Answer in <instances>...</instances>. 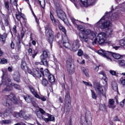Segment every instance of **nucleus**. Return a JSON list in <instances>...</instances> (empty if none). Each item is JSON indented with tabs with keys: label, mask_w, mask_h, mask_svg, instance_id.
Returning <instances> with one entry per match:
<instances>
[{
	"label": "nucleus",
	"mask_w": 125,
	"mask_h": 125,
	"mask_svg": "<svg viewBox=\"0 0 125 125\" xmlns=\"http://www.w3.org/2000/svg\"><path fill=\"white\" fill-rule=\"evenodd\" d=\"M6 102L3 103V105L6 107H8V108L4 112V117H5L10 116L13 112V110L11 109V103L12 102L14 104L18 103V100L14 94H10L9 95H7L6 96Z\"/></svg>",
	"instance_id": "nucleus-1"
},
{
	"label": "nucleus",
	"mask_w": 125,
	"mask_h": 125,
	"mask_svg": "<svg viewBox=\"0 0 125 125\" xmlns=\"http://www.w3.org/2000/svg\"><path fill=\"white\" fill-rule=\"evenodd\" d=\"M3 75L2 76V81L4 84L7 85V87L4 88L2 90V92H4V91H11L13 88L12 87L10 86L11 85V79L8 78L7 75L6 74V72L4 73V71H2Z\"/></svg>",
	"instance_id": "nucleus-2"
},
{
	"label": "nucleus",
	"mask_w": 125,
	"mask_h": 125,
	"mask_svg": "<svg viewBox=\"0 0 125 125\" xmlns=\"http://www.w3.org/2000/svg\"><path fill=\"white\" fill-rule=\"evenodd\" d=\"M110 15V14L108 13H105L104 17H103L101 19L96 23L97 27L98 28H101V29H106V28H109L110 27V24L111 22L110 21H104L105 17Z\"/></svg>",
	"instance_id": "nucleus-3"
},
{
	"label": "nucleus",
	"mask_w": 125,
	"mask_h": 125,
	"mask_svg": "<svg viewBox=\"0 0 125 125\" xmlns=\"http://www.w3.org/2000/svg\"><path fill=\"white\" fill-rule=\"evenodd\" d=\"M94 88L98 95L99 96H104L106 98V89L103 85L97 83L94 84Z\"/></svg>",
	"instance_id": "nucleus-4"
},
{
	"label": "nucleus",
	"mask_w": 125,
	"mask_h": 125,
	"mask_svg": "<svg viewBox=\"0 0 125 125\" xmlns=\"http://www.w3.org/2000/svg\"><path fill=\"white\" fill-rule=\"evenodd\" d=\"M66 67L68 73L70 75L75 73V65H74V60L73 59H69L66 61Z\"/></svg>",
	"instance_id": "nucleus-5"
},
{
	"label": "nucleus",
	"mask_w": 125,
	"mask_h": 125,
	"mask_svg": "<svg viewBox=\"0 0 125 125\" xmlns=\"http://www.w3.org/2000/svg\"><path fill=\"white\" fill-rule=\"evenodd\" d=\"M47 57H50V53L47 50L43 51L42 54L41 56V65L43 64L44 66H47Z\"/></svg>",
	"instance_id": "nucleus-6"
},
{
	"label": "nucleus",
	"mask_w": 125,
	"mask_h": 125,
	"mask_svg": "<svg viewBox=\"0 0 125 125\" xmlns=\"http://www.w3.org/2000/svg\"><path fill=\"white\" fill-rule=\"evenodd\" d=\"M64 112L66 113L70 112V105H71V101L70 98V93H66L65 97L64 100Z\"/></svg>",
	"instance_id": "nucleus-7"
},
{
	"label": "nucleus",
	"mask_w": 125,
	"mask_h": 125,
	"mask_svg": "<svg viewBox=\"0 0 125 125\" xmlns=\"http://www.w3.org/2000/svg\"><path fill=\"white\" fill-rule=\"evenodd\" d=\"M45 34L47 37H48V42L50 44L52 43V42H53V39L51 38L52 35H53V31H52V29L49 25H46L45 27Z\"/></svg>",
	"instance_id": "nucleus-8"
},
{
	"label": "nucleus",
	"mask_w": 125,
	"mask_h": 125,
	"mask_svg": "<svg viewBox=\"0 0 125 125\" xmlns=\"http://www.w3.org/2000/svg\"><path fill=\"white\" fill-rule=\"evenodd\" d=\"M91 122H92L91 113L90 111H87L85 113V121L81 122V125H91Z\"/></svg>",
	"instance_id": "nucleus-9"
},
{
	"label": "nucleus",
	"mask_w": 125,
	"mask_h": 125,
	"mask_svg": "<svg viewBox=\"0 0 125 125\" xmlns=\"http://www.w3.org/2000/svg\"><path fill=\"white\" fill-rule=\"evenodd\" d=\"M97 39L98 40V42L100 44H102L105 42L106 39H107V35L105 33L102 32L98 34Z\"/></svg>",
	"instance_id": "nucleus-10"
},
{
	"label": "nucleus",
	"mask_w": 125,
	"mask_h": 125,
	"mask_svg": "<svg viewBox=\"0 0 125 125\" xmlns=\"http://www.w3.org/2000/svg\"><path fill=\"white\" fill-rule=\"evenodd\" d=\"M71 48L73 51H77L78 49L80 48V40H76L74 41H72Z\"/></svg>",
	"instance_id": "nucleus-11"
},
{
	"label": "nucleus",
	"mask_w": 125,
	"mask_h": 125,
	"mask_svg": "<svg viewBox=\"0 0 125 125\" xmlns=\"http://www.w3.org/2000/svg\"><path fill=\"white\" fill-rule=\"evenodd\" d=\"M97 53L100 55H102V56H103L105 58H107V59H108V60H109V61H112V59L110 58H109V55L111 54H109V51H106L103 50H99L97 52Z\"/></svg>",
	"instance_id": "nucleus-12"
},
{
	"label": "nucleus",
	"mask_w": 125,
	"mask_h": 125,
	"mask_svg": "<svg viewBox=\"0 0 125 125\" xmlns=\"http://www.w3.org/2000/svg\"><path fill=\"white\" fill-rule=\"evenodd\" d=\"M70 20H71V21L72 23H73L74 25L75 26V27H77L78 29L80 30L81 32H83L84 31V29L83 28V26L82 25L79 24V23H80V21H78L76 20L73 17H70Z\"/></svg>",
	"instance_id": "nucleus-13"
},
{
	"label": "nucleus",
	"mask_w": 125,
	"mask_h": 125,
	"mask_svg": "<svg viewBox=\"0 0 125 125\" xmlns=\"http://www.w3.org/2000/svg\"><path fill=\"white\" fill-rule=\"evenodd\" d=\"M83 32H84L87 37H89L90 40H93V39L95 38V34H94V32L90 29L84 30Z\"/></svg>",
	"instance_id": "nucleus-14"
},
{
	"label": "nucleus",
	"mask_w": 125,
	"mask_h": 125,
	"mask_svg": "<svg viewBox=\"0 0 125 125\" xmlns=\"http://www.w3.org/2000/svg\"><path fill=\"white\" fill-rule=\"evenodd\" d=\"M80 1L83 5L87 7L89 5H93L95 3L96 0H80Z\"/></svg>",
	"instance_id": "nucleus-15"
},
{
	"label": "nucleus",
	"mask_w": 125,
	"mask_h": 125,
	"mask_svg": "<svg viewBox=\"0 0 125 125\" xmlns=\"http://www.w3.org/2000/svg\"><path fill=\"white\" fill-rule=\"evenodd\" d=\"M62 44L65 48L67 49H71V48H72V45L70 43L68 42V37H67V36H64L62 38Z\"/></svg>",
	"instance_id": "nucleus-16"
},
{
	"label": "nucleus",
	"mask_w": 125,
	"mask_h": 125,
	"mask_svg": "<svg viewBox=\"0 0 125 125\" xmlns=\"http://www.w3.org/2000/svg\"><path fill=\"white\" fill-rule=\"evenodd\" d=\"M79 37L80 41H81L82 42H87L89 41V37L83 34V32H80L79 33Z\"/></svg>",
	"instance_id": "nucleus-17"
},
{
	"label": "nucleus",
	"mask_w": 125,
	"mask_h": 125,
	"mask_svg": "<svg viewBox=\"0 0 125 125\" xmlns=\"http://www.w3.org/2000/svg\"><path fill=\"white\" fill-rule=\"evenodd\" d=\"M57 14L59 18H60V19H61L62 20H63V19H65V18H66V14H65V13L62 10L57 11Z\"/></svg>",
	"instance_id": "nucleus-18"
},
{
	"label": "nucleus",
	"mask_w": 125,
	"mask_h": 125,
	"mask_svg": "<svg viewBox=\"0 0 125 125\" xmlns=\"http://www.w3.org/2000/svg\"><path fill=\"white\" fill-rule=\"evenodd\" d=\"M16 17L17 18V19L20 21V22H21V21H20V19H21V18H22V19H23V20H25L26 19V18H25V15H24V14L20 13V12L18 11L16 13Z\"/></svg>",
	"instance_id": "nucleus-19"
},
{
	"label": "nucleus",
	"mask_w": 125,
	"mask_h": 125,
	"mask_svg": "<svg viewBox=\"0 0 125 125\" xmlns=\"http://www.w3.org/2000/svg\"><path fill=\"white\" fill-rule=\"evenodd\" d=\"M13 79L15 82H16L18 83L20 82V74L19 72H17L13 75Z\"/></svg>",
	"instance_id": "nucleus-20"
},
{
	"label": "nucleus",
	"mask_w": 125,
	"mask_h": 125,
	"mask_svg": "<svg viewBox=\"0 0 125 125\" xmlns=\"http://www.w3.org/2000/svg\"><path fill=\"white\" fill-rule=\"evenodd\" d=\"M40 71L43 77H48L50 75V72H49L47 69L43 70V68H41Z\"/></svg>",
	"instance_id": "nucleus-21"
},
{
	"label": "nucleus",
	"mask_w": 125,
	"mask_h": 125,
	"mask_svg": "<svg viewBox=\"0 0 125 125\" xmlns=\"http://www.w3.org/2000/svg\"><path fill=\"white\" fill-rule=\"evenodd\" d=\"M109 55H108L109 58H111V56H113V58L114 59H120L121 58V55L117 53H112L111 52H109Z\"/></svg>",
	"instance_id": "nucleus-22"
},
{
	"label": "nucleus",
	"mask_w": 125,
	"mask_h": 125,
	"mask_svg": "<svg viewBox=\"0 0 125 125\" xmlns=\"http://www.w3.org/2000/svg\"><path fill=\"white\" fill-rule=\"evenodd\" d=\"M32 76L34 77V78H41L42 77V74L40 73L39 71L34 69L33 70V74H32Z\"/></svg>",
	"instance_id": "nucleus-23"
},
{
	"label": "nucleus",
	"mask_w": 125,
	"mask_h": 125,
	"mask_svg": "<svg viewBox=\"0 0 125 125\" xmlns=\"http://www.w3.org/2000/svg\"><path fill=\"white\" fill-rule=\"evenodd\" d=\"M109 104L108 105L109 108H111L112 109H115L116 108V105H114L115 104V101L113 99H109Z\"/></svg>",
	"instance_id": "nucleus-24"
},
{
	"label": "nucleus",
	"mask_w": 125,
	"mask_h": 125,
	"mask_svg": "<svg viewBox=\"0 0 125 125\" xmlns=\"http://www.w3.org/2000/svg\"><path fill=\"white\" fill-rule=\"evenodd\" d=\"M50 16L51 20H52V22L53 23L54 25H55V26H57V25H59V21L55 20V19H54L53 15L51 14V13H50Z\"/></svg>",
	"instance_id": "nucleus-25"
},
{
	"label": "nucleus",
	"mask_w": 125,
	"mask_h": 125,
	"mask_svg": "<svg viewBox=\"0 0 125 125\" xmlns=\"http://www.w3.org/2000/svg\"><path fill=\"white\" fill-rule=\"evenodd\" d=\"M8 35V33H6V32L3 33L2 35H0V38L1 40H2V42H5L6 38H7Z\"/></svg>",
	"instance_id": "nucleus-26"
},
{
	"label": "nucleus",
	"mask_w": 125,
	"mask_h": 125,
	"mask_svg": "<svg viewBox=\"0 0 125 125\" xmlns=\"http://www.w3.org/2000/svg\"><path fill=\"white\" fill-rule=\"evenodd\" d=\"M28 87L29 89L30 90V91H31V92H32L33 94L35 97H39V94H38V93H37V92H36V91H35V89H34V88H33V87H31V86H29Z\"/></svg>",
	"instance_id": "nucleus-27"
},
{
	"label": "nucleus",
	"mask_w": 125,
	"mask_h": 125,
	"mask_svg": "<svg viewBox=\"0 0 125 125\" xmlns=\"http://www.w3.org/2000/svg\"><path fill=\"white\" fill-rule=\"evenodd\" d=\"M23 98L27 103H31L33 101V98L30 96H24Z\"/></svg>",
	"instance_id": "nucleus-28"
},
{
	"label": "nucleus",
	"mask_w": 125,
	"mask_h": 125,
	"mask_svg": "<svg viewBox=\"0 0 125 125\" xmlns=\"http://www.w3.org/2000/svg\"><path fill=\"white\" fill-rule=\"evenodd\" d=\"M21 68L24 71H26V69H28V67L27 66V63H26V62L22 61L21 62Z\"/></svg>",
	"instance_id": "nucleus-29"
},
{
	"label": "nucleus",
	"mask_w": 125,
	"mask_h": 125,
	"mask_svg": "<svg viewBox=\"0 0 125 125\" xmlns=\"http://www.w3.org/2000/svg\"><path fill=\"white\" fill-rule=\"evenodd\" d=\"M112 89L114 91L118 92L119 89L118 88V84L116 82H113L112 84Z\"/></svg>",
	"instance_id": "nucleus-30"
},
{
	"label": "nucleus",
	"mask_w": 125,
	"mask_h": 125,
	"mask_svg": "<svg viewBox=\"0 0 125 125\" xmlns=\"http://www.w3.org/2000/svg\"><path fill=\"white\" fill-rule=\"evenodd\" d=\"M36 115L38 118H39V119H40L42 121H43V120H44V118H46V116H44V115H42V114L41 113V112L38 111H37Z\"/></svg>",
	"instance_id": "nucleus-31"
},
{
	"label": "nucleus",
	"mask_w": 125,
	"mask_h": 125,
	"mask_svg": "<svg viewBox=\"0 0 125 125\" xmlns=\"http://www.w3.org/2000/svg\"><path fill=\"white\" fill-rule=\"evenodd\" d=\"M48 78L49 80V82L51 83H53L54 82H55V78H54V76L50 74L48 76Z\"/></svg>",
	"instance_id": "nucleus-32"
},
{
	"label": "nucleus",
	"mask_w": 125,
	"mask_h": 125,
	"mask_svg": "<svg viewBox=\"0 0 125 125\" xmlns=\"http://www.w3.org/2000/svg\"><path fill=\"white\" fill-rule=\"evenodd\" d=\"M42 83L44 86H47L48 85V81L45 78H43L42 80Z\"/></svg>",
	"instance_id": "nucleus-33"
},
{
	"label": "nucleus",
	"mask_w": 125,
	"mask_h": 125,
	"mask_svg": "<svg viewBox=\"0 0 125 125\" xmlns=\"http://www.w3.org/2000/svg\"><path fill=\"white\" fill-rule=\"evenodd\" d=\"M117 63L119 64L120 67H123L124 66H125V60H120L118 61Z\"/></svg>",
	"instance_id": "nucleus-34"
},
{
	"label": "nucleus",
	"mask_w": 125,
	"mask_h": 125,
	"mask_svg": "<svg viewBox=\"0 0 125 125\" xmlns=\"http://www.w3.org/2000/svg\"><path fill=\"white\" fill-rule=\"evenodd\" d=\"M38 112H39V113H41V114H42L44 117H46V116L48 115V113H46V112H45V111H44V110H43V109H42V108H39V111Z\"/></svg>",
	"instance_id": "nucleus-35"
},
{
	"label": "nucleus",
	"mask_w": 125,
	"mask_h": 125,
	"mask_svg": "<svg viewBox=\"0 0 125 125\" xmlns=\"http://www.w3.org/2000/svg\"><path fill=\"white\" fill-rule=\"evenodd\" d=\"M82 70L86 77H89V75L88 74V70L87 69H86L84 67H82Z\"/></svg>",
	"instance_id": "nucleus-36"
},
{
	"label": "nucleus",
	"mask_w": 125,
	"mask_h": 125,
	"mask_svg": "<svg viewBox=\"0 0 125 125\" xmlns=\"http://www.w3.org/2000/svg\"><path fill=\"white\" fill-rule=\"evenodd\" d=\"M46 117L49 118V120L50 122H53V121H54V120H55V118L54 117V116L51 115L49 114H48V115H46Z\"/></svg>",
	"instance_id": "nucleus-37"
},
{
	"label": "nucleus",
	"mask_w": 125,
	"mask_h": 125,
	"mask_svg": "<svg viewBox=\"0 0 125 125\" xmlns=\"http://www.w3.org/2000/svg\"><path fill=\"white\" fill-rule=\"evenodd\" d=\"M11 85H12V86H14L16 89H18V90H20L21 89L20 85L17 84H15L14 83H11Z\"/></svg>",
	"instance_id": "nucleus-38"
},
{
	"label": "nucleus",
	"mask_w": 125,
	"mask_h": 125,
	"mask_svg": "<svg viewBox=\"0 0 125 125\" xmlns=\"http://www.w3.org/2000/svg\"><path fill=\"white\" fill-rule=\"evenodd\" d=\"M112 32H113V30L112 29H108L106 31V35H107L108 37H111V36H112V35H113V34L112 33Z\"/></svg>",
	"instance_id": "nucleus-39"
},
{
	"label": "nucleus",
	"mask_w": 125,
	"mask_h": 125,
	"mask_svg": "<svg viewBox=\"0 0 125 125\" xmlns=\"http://www.w3.org/2000/svg\"><path fill=\"white\" fill-rule=\"evenodd\" d=\"M91 92L92 98H93V99H96L97 97V95H96V93H95V92H94V91L92 90H91Z\"/></svg>",
	"instance_id": "nucleus-40"
},
{
	"label": "nucleus",
	"mask_w": 125,
	"mask_h": 125,
	"mask_svg": "<svg viewBox=\"0 0 125 125\" xmlns=\"http://www.w3.org/2000/svg\"><path fill=\"white\" fill-rule=\"evenodd\" d=\"M106 105L105 104H100V110L101 111H104L106 110Z\"/></svg>",
	"instance_id": "nucleus-41"
},
{
	"label": "nucleus",
	"mask_w": 125,
	"mask_h": 125,
	"mask_svg": "<svg viewBox=\"0 0 125 125\" xmlns=\"http://www.w3.org/2000/svg\"><path fill=\"white\" fill-rule=\"evenodd\" d=\"M10 3L17 7V0H10Z\"/></svg>",
	"instance_id": "nucleus-42"
},
{
	"label": "nucleus",
	"mask_w": 125,
	"mask_h": 125,
	"mask_svg": "<svg viewBox=\"0 0 125 125\" xmlns=\"http://www.w3.org/2000/svg\"><path fill=\"white\" fill-rule=\"evenodd\" d=\"M36 98H38V99H41V100H42V101H46V98L43 96H42L41 97L40 96V95H39V97H36Z\"/></svg>",
	"instance_id": "nucleus-43"
},
{
	"label": "nucleus",
	"mask_w": 125,
	"mask_h": 125,
	"mask_svg": "<svg viewBox=\"0 0 125 125\" xmlns=\"http://www.w3.org/2000/svg\"><path fill=\"white\" fill-rule=\"evenodd\" d=\"M27 113L26 112H25V111L23 110H21L20 112V114L21 115V117H22V118L24 117V116H25L26 115V114Z\"/></svg>",
	"instance_id": "nucleus-44"
},
{
	"label": "nucleus",
	"mask_w": 125,
	"mask_h": 125,
	"mask_svg": "<svg viewBox=\"0 0 125 125\" xmlns=\"http://www.w3.org/2000/svg\"><path fill=\"white\" fill-rule=\"evenodd\" d=\"M31 117H32L31 114H28L27 113H26L25 116H24L23 117V119H25V120H28L31 118Z\"/></svg>",
	"instance_id": "nucleus-45"
},
{
	"label": "nucleus",
	"mask_w": 125,
	"mask_h": 125,
	"mask_svg": "<svg viewBox=\"0 0 125 125\" xmlns=\"http://www.w3.org/2000/svg\"><path fill=\"white\" fill-rule=\"evenodd\" d=\"M3 123L4 125H8L9 124H11V120H3Z\"/></svg>",
	"instance_id": "nucleus-46"
},
{
	"label": "nucleus",
	"mask_w": 125,
	"mask_h": 125,
	"mask_svg": "<svg viewBox=\"0 0 125 125\" xmlns=\"http://www.w3.org/2000/svg\"><path fill=\"white\" fill-rule=\"evenodd\" d=\"M5 63H7V60L5 59H2L0 60V64H5Z\"/></svg>",
	"instance_id": "nucleus-47"
},
{
	"label": "nucleus",
	"mask_w": 125,
	"mask_h": 125,
	"mask_svg": "<svg viewBox=\"0 0 125 125\" xmlns=\"http://www.w3.org/2000/svg\"><path fill=\"white\" fill-rule=\"evenodd\" d=\"M9 2L8 1L5 2V7L8 10H9Z\"/></svg>",
	"instance_id": "nucleus-48"
},
{
	"label": "nucleus",
	"mask_w": 125,
	"mask_h": 125,
	"mask_svg": "<svg viewBox=\"0 0 125 125\" xmlns=\"http://www.w3.org/2000/svg\"><path fill=\"white\" fill-rule=\"evenodd\" d=\"M120 45H121L122 46H125V41L123 40H120Z\"/></svg>",
	"instance_id": "nucleus-49"
},
{
	"label": "nucleus",
	"mask_w": 125,
	"mask_h": 125,
	"mask_svg": "<svg viewBox=\"0 0 125 125\" xmlns=\"http://www.w3.org/2000/svg\"><path fill=\"white\" fill-rule=\"evenodd\" d=\"M40 4H41L42 7V8H44V6H45V1L44 0H43V4H42V1H39Z\"/></svg>",
	"instance_id": "nucleus-50"
},
{
	"label": "nucleus",
	"mask_w": 125,
	"mask_h": 125,
	"mask_svg": "<svg viewBox=\"0 0 125 125\" xmlns=\"http://www.w3.org/2000/svg\"><path fill=\"white\" fill-rule=\"evenodd\" d=\"M125 99L123 100V101L120 102V105L123 108L125 106Z\"/></svg>",
	"instance_id": "nucleus-51"
},
{
	"label": "nucleus",
	"mask_w": 125,
	"mask_h": 125,
	"mask_svg": "<svg viewBox=\"0 0 125 125\" xmlns=\"http://www.w3.org/2000/svg\"><path fill=\"white\" fill-rule=\"evenodd\" d=\"M109 73L112 76H116V74H117L116 71H115L114 70H112L109 71Z\"/></svg>",
	"instance_id": "nucleus-52"
},
{
	"label": "nucleus",
	"mask_w": 125,
	"mask_h": 125,
	"mask_svg": "<svg viewBox=\"0 0 125 125\" xmlns=\"http://www.w3.org/2000/svg\"><path fill=\"white\" fill-rule=\"evenodd\" d=\"M26 70L28 72V73L29 74H30V75H32L33 76V74L34 73V71H32V70H31V69L28 68L26 69Z\"/></svg>",
	"instance_id": "nucleus-53"
},
{
	"label": "nucleus",
	"mask_w": 125,
	"mask_h": 125,
	"mask_svg": "<svg viewBox=\"0 0 125 125\" xmlns=\"http://www.w3.org/2000/svg\"><path fill=\"white\" fill-rule=\"evenodd\" d=\"M83 83L85 85H89V86H92V84L90 83H88L84 81H83Z\"/></svg>",
	"instance_id": "nucleus-54"
},
{
	"label": "nucleus",
	"mask_w": 125,
	"mask_h": 125,
	"mask_svg": "<svg viewBox=\"0 0 125 125\" xmlns=\"http://www.w3.org/2000/svg\"><path fill=\"white\" fill-rule=\"evenodd\" d=\"M77 55H78V56H82V55H83V50H79Z\"/></svg>",
	"instance_id": "nucleus-55"
},
{
	"label": "nucleus",
	"mask_w": 125,
	"mask_h": 125,
	"mask_svg": "<svg viewBox=\"0 0 125 125\" xmlns=\"http://www.w3.org/2000/svg\"><path fill=\"white\" fill-rule=\"evenodd\" d=\"M37 54H38L37 52H34V53H33V54L32 55V58H33V59H35V57L37 56Z\"/></svg>",
	"instance_id": "nucleus-56"
},
{
	"label": "nucleus",
	"mask_w": 125,
	"mask_h": 125,
	"mask_svg": "<svg viewBox=\"0 0 125 125\" xmlns=\"http://www.w3.org/2000/svg\"><path fill=\"white\" fill-rule=\"evenodd\" d=\"M32 104L34 106V107H38V104H37L36 102L35 101L32 102Z\"/></svg>",
	"instance_id": "nucleus-57"
},
{
	"label": "nucleus",
	"mask_w": 125,
	"mask_h": 125,
	"mask_svg": "<svg viewBox=\"0 0 125 125\" xmlns=\"http://www.w3.org/2000/svg\"><path fill=\"white\" fill-rule=\"evenodd\" d=\"M15 46V44H14V42H12L11 43V47L12 49H14V47Z\"/></svg>",
	"instance_id": "nucleus-58"
},
{
	"label": "nucleus",
	"mask_w": 125,
	"mask_h": 125,
	"mask_svg": "<svg viewBox=\"0 0 125 125\" xmlns=\"http://www.w3.org/2000/svg\"><path fill=\"white\" fill-rule=\"evenodd\" d=\"M44 120L45 122H46V123H48V122L50 121L49 120V118L47 117V116H46V117L44 118Z\"/></svg>",
	"instance_id": "nucleus-59"
},
{
	"label": "nucleus",
	"mask_w": 125,
	"mask_h": 125,
	"mask_svg": "<svg viewBox=\"0 0 125 125\" xmlns=\"http://www.w3.org/2000/svg\"><path fill=\"white\" fill-rule=\"evenodd\" d=\"M99 75H102L104 77H106V74L104 73V71H102L99 73Z\"/></svg>",
	"instance_id": "nucleus-60"
},
{
	"label": "nucleus",
	"mask_w": 125,
	"mask_h": 125,
	"mask_svg": "<svg viewBox=\"0 0 125 125\" xmlns=\"http://www.w3.org/2000/svg\"><path fill=\"white\" fill-rule=\"evenodd\" d=\"M4 21H5V25L8 26V25H9V23L8 22V21L7 20V19H5Z\"/></svg>",
	"instance_id": "nucleus-61"
},
{
	"label": "nucleus",
	"mask_w": 125,
	"mask_h": 125,
	"mask_svg": "<svg viewBox=\"0 0 125 125\" xmlns=\"http://www.w3.org/2000/svg\"><path fill=\"white\" fill-rule=\"evenodd\" d=\"M100 67V65H99L98 66H96L94 70L96 72H98L99 71V67Z\"/></svg>",
	"instance_id": "nucleus-62"
},
{
	"label": "nucleus",
	"mask_w": 125,
	"mask_h": 125,
	"mask_svg": "<svg viewBox=\"0 0 125 125\" xmlns=\"http://www.w3.org/2000/svg\"><path fill=\"white\" fill-rule=\"evenodd\" d=\"M97 40H98L97 38H96L95 40H94V41H93L92 42V44L93 45H95V44H96V42H97Z\"/></svg>",
	"instance_id": "nucleus-63"
},
{
	"label": "nucleus",
	"mask_w": 125,
	"mask_h": 125,
	"mask_svg": "<svg viewBox=\"0 0 125 125\" xmlns=\"http://www.w3.org/2000/svg\"><path fill=\"white\" fill-rule=\"evenodd\" d=\"M122 79V80L121 81V83L122 84H123V85H125V79H123V78Z\"/></svg>",
	"instance_id": "nucleus-64"
}]
</instances>
